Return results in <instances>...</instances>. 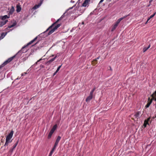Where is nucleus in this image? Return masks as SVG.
<instances>
[{
	"mask_svg": "<svg viewBox=\"0 0 156 156\" xmlns=\"http://www.w3.org/2000/svg\"><path fill=\"white\" fill-rule=\"evenodd\" d=\"M62 17H61L57 21L54 23H53L51 26L46 31H48L49 29L53 27V28L51 29V30L49 32L48 35H50L52 34L56 30L58 27H59L61 25L60 24H58L54 26L60 20H61Z\"/></svg>",
	"mask_w": 156,
	"mask_h": 156,
	"instance_id": "obj_1",
	"label": "nucleus"
},
{
	"mask_svg": "<svg viewBox=\"0 0 156 156\" xmlns=\"http://www.w3.org/2000/svg\"><path fill=\"white\" fill-rule=\"evenodd\" d=\"M37 38V37H35L33 40L29 42L26 45L23 47L21 49L18 53H24L26 52L28 50V48H27V46L33 43L36 40Z\"/></svg>",
	"mask_w": 156,
	"mask_h": 156,
	"instance_id": "obj_2",
	"label": "nucleus"
},
{
	"mask_svg": "<svg viewBox=\"0 0 156 156\" xmlns=\"http://www.w3.org/2000/svg\"><path fill=\"white\" fill-rule=\"evenodd\" d=\"M127 16H124L118 19L117 21L112 26L111 31L112 32L118 26L120 21L125 18Z\"/></svg>",
	"mask_w": 156,
	"mask_h": 156,
	"instance_id": "obj_3",
	"label": "nucleus"
},
{
	"mask_svg": "<svg viewBox=\"0 0 156 156\" xmlns=\"http://www.w3.org/2000/svg\"><path fill=\"white\" fill-rule=\"evenodd\" d=\"M152 99L149 102H148L147 104L146 105L145 107L146 108H148L150 106V105L152 102V101L154 100L156 101V90L154 92V93L151 95Z\"/></svg>",
	"mask_w": 156,
	"mask_h": 156,
	"instance_id": "obj_4",
	"label": "nucleus"
},
{
	"mask_svg": "<svg viewBox=\"0 0 156 156\" xmlns=\"http://www.w3.org/2000/svg\"><path fill=\"white\" fill-rule=\"evenodd\" d=\"M15 57V55H14L12 57H11L9 58L7 60L5 61L3 64H2L1 66L3 67L5 65H6L7 63L11 62L13 58Z\"/></svg>",
	"mask_w": 156,
	"mask_h": 156,
	"instance_id": "obj_5",
	"label": "nucleus"
},
{
	"mask_svg": "<svg viewBox=\"0 0 156 156\" xmlns=\"http://www.w3.org/2000/svg\"><path fill=\"white\" fill-rule=\"evenodd\" d=\"M13 134V131L12 130L6 137V140L7 142V140L9 141H11L10 140L12 137Z\"/></svg>",
	"mask_w": 156,
	"mask_h": 156,
	"instance_id": "obj_6",
	"label": "nucleus"
},
{
	"mask_svg": "<svg viewBox=\"0 0 156 156\" xmlns=\"http://www.w3.org/2000/svg\"><path fill=\"white\" fill-rule=\"evenodd\" d=\"M90 0H85L83 3L82 6L79 7V9L81 10V8H82L83 6L86 7L87 5H88L89 2H90Z\"/></svg>",
	"mask_w": 156,
	"mask_h": 156,
	"instance_id": "obj_7",
	"label": "nucleus"
},
{
	"mask_svg": "<svg viewBox=\"0 0 156 156\" xmlns=\"http://www.w3.org/2000/svg\"><path fill=\"white\" fill-rule=\"evenodd\" d=\"M151 118L150 117L148 118L147 119H146L144 121V124L143 125L144 127L145 128L146 127L147 125H148V122L150 120Z\"/></svg>",
	"mask_w": 156,
	"mask_h": 156,
	"instance_id": "obj_8",
	"label": "nucleus"
},
{
	"mask_svg": "<svg viewBox=\"0 0 156 156\" xmlns=\"http://www.w3.org/2000/svg\"><path fill=\"white\" fill-rule=\"evenodd\" d=\"M14 11V7L13 6H12L11 7V8L10 9L9 13L8 15L9 16H10L11 15H12Z\"/></svg>",
	"mask_w": 156,
	"mask_h": 156,
	"instance_id": "obj_9",
	"label": "nucleus"
},
{
	"mask_svg": "<svg viewBox=\"0 0 156 156\" xmlns=\"http://www.w3.org/2000/svg\"><path fill=\"white\" fill-rule=\"evenodd\" d=\"M7 20H5L4 21H1L0 22V27H2L3 25H5L6 23L8 22Z\"/></svg>",
	"mask_w": 156,
	"mask_h": 156,
	"instance_id": "obj_10",
	"label": "nucleus"
},
{
	"mask_svg": "<svg viewBox=\"0 0 156 156\" xmlns=\"http://www.w3.org/2000/svg\"><path fill=\"white\" fill-rule=\"evenodd\" d=\"M141 114V112H136L134 115V116L136 118H138L139 117L140 115Z\"/></svg>",
	"mask_w": 156,
	"mask_h": 156,
	"instance_id": "obj_11",
	"label": "nucleus"
},
{
	"mask_svg": "<svg viewBox=\"0 0 156 156\" xmlns=\"http://www.w3.org/2000/svg\"><path fill=\"white\" fill-rule=\"evenodd\" d=\"M92 98H93V97L89 95L86 98V101L87 102H88L89 101H90L92 99Z\"/></svg>",
	"mask_w": 156,
	"mask_h": 156,
	"instance_id": "obj_12",
	"label": "nucleus"
},
{
	"mask_svg": "<svg viewBox=\"0 0 156 156\" xmlns=\"http://www.w3.org/2000/svg\"><path fill=\"white\" fill-rule=\"evenodd\" d=\"M21 7L20 5H16V12H20L21 10Z\"/></svg>",
	"mask_w": 156,
	"mask_h": 156,
	"instance_id": "obj_13",
	"label": "nucleus"
},
{
	"mask_svg": "<svg viewBox=\"0 0 156 156\" xmlns=\"http://www.w3.org/2000/svg\"><path fill=\"white\" fill-rule=\"evenodd\" d=\"M61 139V137L59 136H58L57 137V139H56V140L55 141V143L58 144V143H59V141Z\"/></svg>",
	"mask_w": 156,
	"mask_h": 156,
	"instance_id": "obj_14",
	"label": "nucleus"
},
{
	"mask_svg": "<svg viewBox=\"0 0 156 156\" xmlns=\"http://www.w3.org/2000/svg\"><path fill=\"white\" fill-rule=\"evenodd\" d=\"M12 140L11 141H9L7 140V142L6 140H5V144L4 146V147H5H5L6 146H7L9 143H10L12 142Z\"/></svg>",
	"mask_w": 156,
	"mask_h": 156,
	"instance_id": "obj_15",
	"label": "nucleus"
},
{
	"mask_svg": "<svg viewBox=\"0 0 156 156\" xmlns=\"http://www.w3.org/2000/svg\"><path fill=\"white\" fill-rule=\"evenodd\" d=\"M54 132H53L52 131L50 130L48 136V139L51 138V136Z\"/></svg>",
	"mask_w": 156,
	"mask_h": 156,
	"instance_id": "obj_16",
	"label": "nucleus"
},
{
	"mask_svg": "<svg viewBox=\"0 0 156 156\" xmlns=\"http://www.w3.org/2000/svg\"><path fill=\"white\" fill-rule=\"evenodd\" d=\"M17 23L16 22H14L12 24L9 26L8 28H10L12 27H15Z\"/></svg>",
	"mask_w": 156,
	"mask_h": 156,
	"instance_id": "obj_17",
	"label": "nucleus"
},
{
	"mask_svg": "<svg viewBox=\"0 0 156 156\" xmlns=\"http://www.w3.org/2000/svg\"><path fill=\"white\" fill-rule=\"evenodd\" d=\"M9 17V16H8L7 15H5L3 16L1 18V19L2 20H5L6 19L8 18Z\"/></svg>",
	"mask_w": 156,
	"mask_h": 156,
	"instance_id": "obj_18",
	"label": "nucleus"
},
{
	"mask_svg": "<svg viewBox=\"0 0 156 156\" xmlns=\"http://www.w3.org/2000/svg\"><path fill=\"white\" fill-rule=\"evenodd\" d=\"M98 63V61L97 59H94L92 62V65L94 66Z\"/></svg>",
	"mask_w": 156,
	"mask_h": 156,
	"instance_id": "obj_19",
	"label": "nucleus"
},
{
	"mask_svg": "<svg viewBox=\"0 0 156 156\" xmlns=\"http://www.w3.org/2000/svg\"><path fill=\"white\" fill-rule=\"evenodd\" d=\"M57 127V125L56 124H55L53 127L52 129H51V130L52 131L54 132L55 130L56 129Z\"/></svg>",
	"mask_w": 156,
	"mask_h": 156,
	"instance_id": "obj_20",
	"label": "nucleus"
},
{
	"mask_svg": "<svg viewBox=\"0 0 156 156\" xmlns=\"http://www.w3.org/2000/svg\"><path fill=\"white\" fill-rule=\"evenodd\" d=\"M41 5V4L39 5H36L33 7V9L34 10L36 9L37 8L39 7Z\"/></svg>",
	"mask_w": 156,
	"mask_h": 156,
	"instance_id": "obj_21",
	"label": "nucleus"
},
{
	"mask_svg": "<svg viewBox=\"0 0 156 156\" xmlns=\"http://www.w3.org/2000/svg\"><path fill=\"white\" fill-rule=\"evenodd\" d=\"M18 142H19V140H18L16 142V143L14 144L13 145V146L12 147V148L14 149L15 147H16V146L17 145V144H18Z\"/></svg>",
	"mask_w": 156,
	"mask_h": 156,
	"instance_id": "obj_22",
	"label": "nucleus"
},
{
	"mask_svg": "<svg viewBox=\"0 0 156 156\" xmlns=\"http://www.w3.org/2000/svg\"><path fill=\"white\" fill-rule=\"evenodd\" d=\"M55 58L54 57L53 58H52L51 59L49 60L48 62H47V63H49V64H50V63L51 62L53 61H54L55 60Z\"/></svg>",
	"mask_w": 156,
	"mask_h": 156,
	"instance_id": "obj_23",
	"label": "nucleus"
},
{
	"mask_svg": "<svg viewBox=\"0 0 156 156\" xmlns=\"http://www.w3.org/2000/svg\"><path fill=\"white\" fill-rule=\"evenodd\" d=\"M156 14V12H155L153 14L151 15L148 18V20H149L150 19L153 17Z\"/></svg>",
	"mask_w": 156,
	"mask_h": 156,
	"instance_id": "obj_24",
	"label": "nucleus"
},
{
	"mask_svg": "<svg viewBox=\"0 0 156 156\" xmlns=\"http://www.w3.org/2000/svg\"><path fill=\"white\" fill-rule=\"evenodd\" d=\"M58 145V144L55 143L53 147V148L52 149V151H54L55 150V149L56 147Z\"/></svg>",
	"mask_w": 156,
	"mask_h": 156,
	"instance_id": "obj_25",
	"label": "nucleus"
},
{
	"mask_svg": "<svg viewBox=\"0 0 156 156\" xmlns=\"http://www.w3.org/2000/svg\"><path fill=\"white\" fill-rule=\"evenodd\" d=\"M148 48L146 47H144V48L143 49V52H145L148 49Z\"/></svg>",
	"mask_w": 156,
	"mask_h": 156,
	"instance_id": "obj_26",
	"label": "nucleus"
},
{
	"mask_svg": "<svg viewBox=\"0 0 156 156\" xmlns=\"http://www.w3.org/2000/svg\"><path fill=\"white\" fill-rule=\"evenodd\" d=\"M62 66V65H61V66H59L58 68H57L56 70V72H58L60 68H61V67Z\"/></svg>",
	"mask_w": 156,
	"mask_h": 156,
	"instance_id": "obj_27",
	"label": "nucleus"
},
{
	"mask_svg": "<svg viewBox=\"0 0 156 156\" xmlns=\"http://www.w3.org/2000/svg\"><path fill=\"white\" fill-rule=\"evenodd\" d=\"M42 58H41L40 59H39V60H38L37 62H36L35 64H34V65H36L37 64V63L40 62V61H41V60H42Z\"/></svg>",
	"mask_w": 156,
	"mask_h": 156,
	"instance_id": "obj_28",
	"label": "nucleus"
},
{
	"mask_svg": "<svg viewBox=\"0 0 156 156\" xmlns=\"http://www.w3.org/2000/svg\"><path fill=\"white\" fill-rule=\"evenodd\" d=\"M60 55L58 54V53L57 54V55H56L54 57V58H56L57 57H58Z\"/></svg>",
	"mask_w": 156,
	"mask_h": 156,
	"instance_id": "obj_29",
	"label": "nucleus"
},
{
	"mask_svg": "<svg viewBox=\"0 0 156 156\" xmlns=\"http://www.w3.org/2000/svg\"><path fill=\"white\" fill-rule=\"evenodd\" d=\"M96 89L95 87H94L93 88V89L91 90V92H92V93H94V91H95V90Z\"/></svg>",
	"mask_w": 156,
	"mask_h": 156,
	"instance_id": "obj_30",
	"label": "nucleus"
},
{
	"mask_svg": "<svg viewBox=\"0 0 156 156\" xmlns=\"http://www.w3.org/2000/svg\"><path fill=\"white\" fill-rule=\"evenodd\" d=\"M6 34H4V33H3L2 34H1V37H3L5 36V35H6Z\"/></svg>",
	"mask_w": 156,
	"mask_h": 156,
	"instance_id": "obj_31",
	"label": "nucleus"
},
{
	"mask_svg": "<svg viewBox=\"0 0 156 156\" xmlns=\"http://www.w3.org/2000/svg\"><path fill=\"white\" fill-rule=\"evenodd\" d=\"M93 93H92V92H90V94L89 95H90V96L93 97Z\"/></svg>",
	"mask_w": 156,
	"mask_h": 156,
	"instance_id": "obj_32",
	"label": "nucleus"
},
{
	"mask_svg": "<svg viewBox=\"0 0 156 156\" xmlns=\"http://www.w3.org/2000/svg\"><path fill=\"white\" fill-rule=\"evenodd\" d=\"M14 150L12 148H11V149L9 151V152H12L13 151V150Z\"/></svg>",
	"mask_w": 156,
	"mask_h": 156,
	"instance_id": "obj_33",
	"label": "nucleus"
},
{
	"mask_svg": "<svg viewBox=\"0 0 156 156\" xmlns=\"http://www.w3.org/2000/svg\"><path fill=\"white\" fill-rule=\"evenodd\" d=\"M54 151H52V150H51V151H50V154L52 155L53 153V152H54Z\"/></svg>",
	"mask_w": 156,
	"mask_h": 156,
	"instance_id": "obj_34",
	"label": "nucleus"
},
{
	"mask_svg": "<svg viewBox=\"0 0 156 156\" xmlns=\"http://www.w3.org/2000/svg\"><path fill=\"white\" fill-rule=\"evenodd\" d=\"M26 74H27L26 73H25V72L24 73H23L22 74V76H23L25 75Z\"/></svg>",
	"mask_w": 156,
	"mask_h": 156,
	"instance_id": "obj_35",
	"label": "nucleus"
},
{
	"mask_svg": "<svg viewBox=\"0 0 156 156\" xmlns=\"http://www.w3.org/2000/svg\"><path fill=\"white\" fill-rule=\"evenodd\" d=\"M104 0H101V1H100V2H99V3H102V2H103V1H104Z\"/></svg>",
	"mask_w": 156,
	"mask_h": 156,
	"instance_id": "obj_36",
	"label": "nucleus"
},
{
	"mask_svg": "<svg viewBox=\"0 0 156 156\" xmlns=\"http://www.w3.org/2000/svg\"><path fill=\"white\" fill-rule=\"evenodd\" d=\"M57 72H56V71H55V72L54 74H53V76H54L56 74V73H57Z\"/></svg>",
	"mask_w": 156,
	"mask_h": 156,
	"instance_id": "obj_37",
	"label": "nucleus"
},
{
	"mask_svg": "<svg viewBox=\"0 0 156 156\" xmlns=\"http://www.w3.org/2000/svg\"><path fill=\"white\" fill-rule=\"evenodd\" d=\"M156 118V115L155 116H154L153 117H152V119H155V118Z\"/></svg>",
	"mask_w": 156,
	"mask_h": 156,
	"instance_id": "obj_38",
	"label": "nucleus"
},
{
	"mask_svg": "<svg viewBox=\"0 0 156 156\" xmlns=\"http://www.w3.org/2000/svg\"><path fill=\"white\" fill-rule=\"evenodd\" d=\"M3 38V37H2L1 36H0V40Z\"/></svg>",
	"mask_w": 156,
	"mask_h": 156,
	"instance_id": "obj_39",
	"label": "nucleus"
},
{
	"mask_svg": "<svg viewBox=\"0 0 156 156\" xmlns=\"http://www.w3.org/2000/svg\"><path fill=\"white\" fill-rule=\"evenodd\" d=\"M33 52H32L29 55V56H30V55H32V53H33Z\"/></svg>",
	"mask_w": 156,
	"mask_h": 156,
	"instance_id": "obj_40",
	"label": "nucleus"
},
{
	"mask_svg": "<svg viewBox=\"0 0 156 156\" xmlns=\"http://www.w3.org/2000/svg\"><path fill=\"white\" fill-rule=\"evenodd\" d=\"M150 46H151L150 45V44H149V45H148V47H147V48H148H148H150Z\"/></svg>",
	"mask_w": 156,
	"mask_h": 156,
	"instance_id": "obj_41",
	"label": "nucleus"
},
{
	"mask_svg": "<svg viewBox=\"0 0 156 156\" xmlns=\"http://www.w3.org/2000/svg\"><path fill=\"white\" fill-rule=\"evenodd\" d=\"M84 12V10H82V11L81 12V13H83V12Z\"/></svg>",
	"mask_w": 156,
	"mask_h": 156,
	"instance_id": "obj_42",
	"label": "nucleus"
},
{
	"mask_svg": "<svg viewBox=\"0 0 156 156\" xmlns=\"http://www.w3.org/2000/svg\"><path fill=\"white\" fill-rule=\"evenodd\" d=\"M100 57L99 56L98 57H97L96 59H97V60Z\"/></svg>",
	"mask_w": 156,
	"mask_h": 156,
	"instance_id": "obj_43",
	"label": "nucleus"
},
{
	"mask_svg": "<svg viewBox=\"0 0 156 156\" xmlns=\"http://www.w3.org/2000/svg\"><path fill=\"white\" fill-rule=\"evenodd\" d=\"M110 70L111 71L112 70V69L111 67H110Z\"/></svg>",
	"mask_w": 156,
	"mask_h": 156,
	"instance_id": "obj_44",
	"label": "nucleus"
},
{
	"mask_svg": "<svg viewBox=\"0 0 156 156\" xmlns=\"http://www.w3.org/2000/svg\"><path fill=\"white\" fill-rule=\"evenodd\" d=\"M149 20H147V22H146V23H145V24H146L148 22V21Z\"/></svg>",
	"mask_w": 156,
	"mask_h": 156,
	"instance_id": "obj_45",
	"label": "nucleus"
},
{
	"mask_svg": "<svg viewBox=\"0 0 156 156\" xmlns=\"http://www.w3.org/2000/svg\"><path fill=\"white\" fill-rule=\"evenodd\" d=\"M149 20H147V22H146V23H145V24H146L148 22V21Z\"/></svg>",
	"mask_w": 156,
	"mask_h": 156,
	"instance_id": "obj_46",
	"label": "nucleus"
},
{
	"mask_svg": "<svg viewBox=\"0 0 156 156\" xmlns=\"http://www.w3.org/2000/svg\"><path fill=\"white\" fill-rule=\"evenodd\" d=\"M2 67H3V66H2L1 65V66H0V69Z\"/></svg>",
	"mask_w": 156,
	"mask_h": 156,
	"instance_id": "obj_47",
	"label": "nucleus"
},
{
	"mask_svg": "<svg viewBox=\"0 0 156 156\" xmlns=\"http://www.w3.org/2000/svg\"><path fill=\"white\" fill-rule=\"evenodd\" d=\"M51 155H52L51 154H49L48 156H51Z\"/></svg>",
	"mask_w": 156,
	"mask_h": 156,
	"instance_id": "obj_48",
	"label": "nucleus"
},
{
	"mask_svg": "<svg viewBox=\"0 0 156 156\" xmlns=\"http://www.w3.org/2000/svg\"><path fill=\"white\" fill-rule=\"evenodd\" d=\"M54 55H51V57H53V56H54Z\"/></svg>",
	"mask_w": 156,
	"mask_h": 156,
	"instance_id": "obj_49",
	"label": "nucleus"
},
{
	"mask_svg": "<svg viewBox=\"0 0 156 156\" xmlns=\"http://www.w3.org/2000/svg\"><path fill=\"white\" fill-rule=\"evenodd\" d=\"M84 24V23L83 22L82 23V24Z\"/></svg>",
	"mask_w": 156,
	"mask_h": 156,
	"instance_id": "obj_50",
	"label": "nucleus"
},
{
	"mask_svg": "<svg viewBox=\"0 0 156 156\" xmlns=\"http://www.w3.org/2000/svg\"><path fill=\"white\" fill-rule=\"evenodd\" d=\"M17 79H19V77H18V78H17Z\"/></svg>",
	"mask_w": 156,
	"mask_h": 156,
	"instance_id": "obj_51",
	"label": "nucleus"
}]
</instances>
